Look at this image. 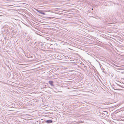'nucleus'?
<instances>
[{
  "instance_id": "1",
  "label": "nucleus",
  "mask_w": 124,
  "mask_h": 124,
  "mask_svg": "<svg viewBox=\"0 0 124 124\" xmlns=\"http://www.w3.org/2000/svg\"><path fill=\"white\" fill-rule=\"evenodd\" d=\"M36 10L38 12H39V13H40L41 14H43V15H45V13H44L43 12H42L41 10H38V9H37Z\"/></svg>"
},
{
  "instance_id": "2",
  "label": "nucleus",
  "mask_w": 124,
  "mask_h": 124,
  "mask_svg": "<svg viewBox=\"0 0 124 124\" xmlns=\"http://www.w3.org/2000/svg\"><path fill=\"white\" fill-rule=\"evenodd\" d=\"M49 83L52 86H54L53 85V82L52 81H49Z\"/></svg>"
},
{
  "instance_id": "3",
  "label": "nucleus",
  "mask_w": 124,
  "mask_h": 124,
  "mask_svg": "<svg viewBox=\"0 0 124 124\" xmlns=\"http://www.w3.org/2000/svg\"><path fill=\"white\" fill-rule=\"evenodd\" d=\"M46 122L47 123H52V121L50 120H48L46 121Z\"/></svg>"
},
{
  "instance_id": "4",
  "label": "nucleus",
  "mask_w": 124,
  "mask_h": 124,
  "mask_svg": "<svg viewBox=\"0 0 124 124\" xmlns=\"http://www.w3.org/2000/svg\"><path fill=\"white\" fill-rule=\"evenodd\" d=\"M28 40V39H27V40ZM29 40V39H28V40Z\"/></svg>"
},
{
  "instance_id": "5",
  "label": "nucleus",
  "mask_w": 124,
  "mask_h": 124,
  "mask_svg": "<svg viewBox=\"0 0 124 124\" xmlns=\"http://www.w3.org/2000/svg\"><path fill=\"white\" fill-rule=\"evenodd\" d=\"M92 10H93V8H92Z\"/></svg>"
}]
</instances>
